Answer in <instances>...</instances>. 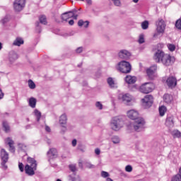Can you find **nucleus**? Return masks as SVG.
I'll list each match as a JSON object with an SVG mask.
<instances>
[{
    "label": "nucleus",
    "instance_id": "nucleus-1",
    "mask_svg": "<svg viewBox=\"0 0 181 181\" xmlns=\"http://www.w3.org/2000/svg\"><path fill=\"white\" fill-rule=\"evenodd\" d=\"M127 116L129 119H132L133 122V128L136 131H139L145 127V119L139 117V112L135 110H130L127 111Z\"/></svg>",
    "mask_w": 181,
    "mask_h": 181
},
{
    "label": "nucleus",
    "instance_id": "nucleus-2",
    "mask_svg": "<svg viewBox=\"0 0 181 181\" xmlns=\"http://www.w3.org/2000/svg\"><path fill=\"white\" fill-rule=\"evenodd\" d=\"M28 163L25 166V172L26 175H28V176H33L35 175V170L37 169V163H36V160L35 158L28 157L27 158Z\"/></svg>",
    "mask_w": 181,
    "mask_h": 181
},
{
    "label": "nucleus",
    "instance_id": "nucleus-3",
    "mask_svg": "<svg viewBox=\"0 0 181 181\" xmlns=\"http://www.w3.org/2000/svg\"><path fill=\"white\" fill-rule=\"evenodd\" d=\"M159 60L164 66H172L175 63V57L170 56L169 54H165L163 51L159 52Z\"/></svg>",
    "mask_w": 181,
    "mask_h": 181
},
{
    "label": "nucleus",
    "instance_id": "nucleus-4",
    "mask_svg": "<svg viewBox=\"0 0 181 181\" xmlns=\"http://www.w3.org/2000/svg\"><path fill=\"white\" fill-rule=\"evenodd\" d=\"M117 69L121 73H124V74H128V73H131L132 66L129 62L127 61H122L118 63Z\"/></svg>",
    "mask_w": 181,
    "mask_h": 181
},
{
    "label": "nucleus",
    "instance_id": "nucleus-5",
    "mask_svg": "<svg viewBox=\"0 0 181 181\" xmlns=\"http://www.w3.org/2000/svg\"><path fill=\"white\" fill-rule=\"evenodd\" d=\"M0 156L1 159V165L2 167L6 170L8 169V165H6V163L9 159V154L6 152V149L2 148L0 151Z\"/></svg>",
    "mask_w": 181,
    "mask_h": 181
},
{
    "label": "nucleus",
    "instance_id": "nucleus-6",
    "mask_svg": "<svg viewBox=\"0 0 181 181\" xmlns=\"http://www.w3.org/2000/svg\"><path fill=\"white\" fill-rule=\"evenodd\" d=\"M139 90L143 94H149L153 91V84L151 83H146L140 86Z\"/></svg>",
    "mask_w": 181,
    "mask_h": 181
},
{
    "label": "nucleus",
    "instance_id": "nucleus-7",
    "mask_svg": "<svg viewBox=\"0 0 181 181\" xmlns=\"http://www.w3.org/2000/svg\"><path fill=\"white\" fill-rule=\"evenodd\" d=\"M26 5V0H15L13 2V8L16 12H21L23 11Z\"/></svg>",
    "mask_w": 181,
    "mask_h": 181
},
{
    "label": "nucleus",
    "instance_id": "nucleus-8",
    "mask_svg": "<svg viewBox=\"0 0 181 181\" xmlns=\"http://www.w3.org/2000/svg\"><path fill=\"white\" fill-rule=\"evenodd\" d=\"M111 128L113 131H119L122 128V121L117 117L113 118L111 122Z\"/></svg>",
    "mask_w": 181,
    "mask_h": 181
},
{
    "label": "nucleus",
    "instance_id": "nucleus-9",
    "mask_svg": "<svg viewBox=\"0 0 181 181\" xmlns=\"http://www.w3.org/2000/svg\"><path fill=\"white\" fill-rule=\"evenodd\" d=\"M141 101L146 108H149V107H152V104H153V96H152V95H147Z\"/></svg>",
    "mask_w": 181,
    "mask_h": 181
},
{
    "label": "nucleus",
    "instance_id": "nucleus-10",
    "mask_svg": "<svg viewBox=\"0 0 181 181\" xmlns=\"http://www.w3.org/2000/svg\"><path fill=\"white\" fill-rule=\"evenodd\" d=\"M157 70V65H153L146 69L147 76L150 80H153V78H155V73H156Z\"/></svg>",
    "mask_w": 181,
    "mask_h": 181
},
{
    "label": "nucleus",
    "instance_id": "nucleus-11",
    "mask_svg": "<svg viewBox=\"0 0 181 181\" xmlns=\"http://www.w3.org/2000/svg\"><path fill=\"white\" fill-rule=\"evenodd\" d=\"M166 83L170 88H175L177 85V80L175 76H169L166 80Z\"/></svg>",
    "mask_w": 181,
    "mask_h": 181
},
{
    "label": "nucleus",
    "instance_id": "nucleus-12",
    "mask_svg": "<svg viewBox=\"0 0 181 181\" xmlns=\"http://www.w3.org/2000/svg\"><path fill=\"white\" fill-rule=\"evenodd\" d=\"M47 155L49 159H56L59 156L57 149L55 148H50L47 152Z\"/></svg>",
    "mask_w": 181,
    "mask_h": 181
},
{
    "label": "nucleus",
    "instance_id": "nucleus-13",
    "mask_svg": "<svg viewBox=\"0 0 181 181\" xmlns=\"http://www.w3.org/2000/svg\"><path fill=\"white\" fill-rule=\"evenodd\" d=\"M119 57L120 59H124L125 60H127V59H129V57H131V52L125 49H122L119 52Z\"/></svg>",
    "mask_w": 181,
    "mask_h": 181
},
{
    "label": "nucleus",
    "instance_id": "nucleus-14",
    "mask_svg": "<svg viewBox=\"0 0 181 181\" xmlns=\"http://www.w3.org/2000/svg\"><path fill=\"white\" fill-rule=\"evenodd\" d=\"M6 144L8 145L10 152H15V146H13L15 142L11 137L6 139Z\"/></svg>",
    "mask_w": 181,
    "mask_h": 181
},
{
    "label": "nucleus",
    "instance_id": "nucleus-15",
    "mask_svg": "<svg viewBox=\"0 0 181 181\" xmlns=\"http://www.w3.org/2000/svg\"><path fill=\"white\" fill-rule=\"evenodd\" d=\"M153 52H155L153 57V60H155L156 63H159V46H154L153 48Z\"/></svg>",
    "mask_w": 181,
    "mask_h": 181
},
{
    "label": "nucleus",
    "instance_id": "nucleus-16",
    "mask_svg": "<svg viewBox=\"0 0 181 181\" xmlns=\"http://www.w3.org/2000/svg\"><path fill=\"white\" fill-rule=\"evenodd\" d=\"M166 29V23L163 20H160L159 22V33L163 35L165 30Z\"/></svg>",
    "mask_w": 181,
    "mask_h": 181
},
{
    "label": "nucleus",
    "instance_id": "nucleus-17",
    "mask_svg": "<svg viewBox=\"0 0 181 181\" xmlns=\"http://www.w3.org/2000/svg\"><path fill=\"white\" fill-rule=\"evenodd\" d=\"M163 100L164 103H166V104H170L173 101V96L172 95L165 93L163 96Z\"/></svg>",
    "mask_w": 181,
    "mask_h": 181
},
{
    "label": "nucleus",
    "instance_id": "nucleus-18",
    "mask_svg": "<svg viewBox=\"0 0 181 181\" xmlns=\"http://www.w3.org/2000/svg\"><path fill=\"white\" fill-rule=\"evenodd\" d=\"M125 81L127 84H135L136 83V78L130 75H127L125 77Z\"/></svg>",
    "mask_w": 181,
    "mask_h": 181
},
{
    "label": "nucleus",
    "instance_id": "nucleus-19",
    "mask_svg": "<svg viewBox=\"0 0 181 181\" xmlns=\"http://www.w3.org/2000/svg\"><path fill=\"white\" fill-rule=\"evenodd\" d=\"M71 18H73V11H69V12H66V13H64L62 15V21H69V19H70Z\"/></svg>",
    "mask_w": 181,
    "mask_h": 181
},
{
    "label": "nucleus",
    "instance_id": "nucleus-20",
    "mask_svg": "<svg viewBox=\"0 0 181 181\" xmlns=\"http://www.w3.org/2000/svg\"><path fill=\"white\" fill-rule=\"evenodd\" d=\"M121 98L124 103H131L132 101V96L129 93L122 95Z\"/></svg>",
    "mask_w": 181,
    "mask_h": 181
},
{
    "label": "nucleus",
    "instance_id": "nucleus-21",
    "mask_svg": "<svg viewBox=\"0 0 181 181\" xmlns=\"http://www.w3.org/2000/svg\"><path fill=\"white\" fill-rule=\"evenodd\" d=\"M165 124L170 128L173 127V126L175 125V122H173V116L167 117Z\"/></svg>",
    "mask_w": 181,
    "mask_h": 181
},
{
    "label": "nucleus",
    "instance_id": "nucleus-22",
    "mask_svg": "<svg viewBox=\"0 0 181 181\" xmlns=\"http://www.w3.org/2000/svg\"><path fill=\"white\" fill-rule=\"evenodd\" d=\"M168 112V107L165 105H162L161 107H159V115L160 117H163L165 114Z\"/></svg>",
    "mask_w": 181,
    "mask_h": 181
},
{
    "label": "nucleus",
    "instance_id": "nucleus-23",
    "mask_svg": "<svg viewBox=\"0 0 181 181\" xmlns=\"http://www.w3.org/2000/svg\"><path fill=\"white\" fill-rule=\"evenodd\" d=\"M59 124L61 125H66V124H67V116L66 115V114H64L60 116Z\"/></svg>",
    "mask_w": 181,
    "mask_h": 181
},
{
    "label": "nucleus",
    "instance_id": "nucleus-24",
    "mask_svg": "<svg viewBox=\"0 0 181 181\" xmlns=\"http://www.w3.org/2000/svg\"><path fill=\"white\" fill-rule=\"evenodd\" d=\"M36 103H37L36 98H30L29 99V105L30 107H31V108H35Z\"/></svg>",
    "mask_w": 181,
    "mask_h": 181
},
{
    "label": "nucleus",
    "instance_id": "nucleus-25",
    "mask_svg": "<svg viewBox=\"0 0 181 181\" xmlns=\"http://www.w3.org/2000/svg\"><path fill=\"white\" fill-rule=\"evenodd\" d=\"M39 21L42 25H47V19L46 18V16H40L39 18Z\"/></svg>",
    "mask_w": 181,
    "mask_h": 181
},
{
    "label": "nucleus",
    "instance_id": "nucleus-26",
    "mask_svg": "<svg viewBox=\"0 0 181 181\" xmlns=\"http://www.w3.org/2000/svg\"><path fill=\"white\" fill-rule=\"evenodd\" d=\"M14 46H21V45H23V40L22 38H16L13 42Z\"/></svg>",
    "mask_w": 181,
    "mask_h": 181
},
{
    "label": "nucleus",
    "instance_id": "nucleus-27",
    "mask_svg": "<svg viewBox=\"0 0 181 181\" xmlns=\"http://www.w3.org/2000/svg\"><path fill=\"white\" fill-rule=\"evenodd\" d=\"M149 28V21H144L141 23V28L144 29V30H146Z\"/></svg>",
    "mask_w": 181,
    "mask_h": 181
},
{
    "label": "nucleus",
    "instance_id": "nucleus-28",
    "mask_svg": "<svg viewBox=\"0 0 181 181\" xmlns=\"http://www.w3.org/2000/svg\"><path fill=\"white\" fill-rule=\"evenodd\" d=\"M107 84H109L110 87H111L112 88H114V87H115V82L114 81V79H112V78H107Z\"/></svg>",
    "mask_w": 181,
    "mask_h": 181
},
{
    "label": "nucleus",
    "instance_id": "nucleus-29",
    "mask_svg": "<svg viewBox=\"0 0 181 181\" xmlns=\"http://www.w3.org/2000/svg\"><path fill=\"white\" fill-rule=\"evenodd\" d=\"M28 87L31 88V90H33L36 88V84H35V82H33V81L30 79L28 80Z\"/></svg>",
    "mask_w": 181,
    "mask_h": 181
},
{
    "label": "nucleus",
    "instance_id": "nucleus-30",
    "mask_svg": "<svg viewBox=\"0 0 181 181\" xmlns=\"http://www.w3.org/2000/svg\"><path fill=\"white\" fill-rule=\"evenodd\" d=\"M167 47L170 52H175L176 50V46L173 44H168Z\"/></svg>",
    "mask_w": 181,
    "mask_h": 181
},
{
    "label": "nucleus",
    "instance_id": "nucleus-31",
    "mask_svg": "<svg viewBox=\"0 0 181 181\" xmlns=\"http://www.w3.org/2000/svg\"><path fill=\"white\" fill-rule=\"evenodd\" d=\"M172 135L174 136V138H180L181 133L179 130H174L172 132Z\"/></svg>",
    "mask_w": 181,
    "mask_h": 181
},
{
    "label": "nucleus",
    "instance_id": "nucleus-32",
    "mask_svg": "<svg viewBox=\"0 0 181 181\" xmlns=\"http://www.w3.org/2000/svg\"><path fill=\"white\" fill-rule=\"evenodd\" d=\"M3 127L4 128L5 132H9L11 127H9V124H8V122H4Z\"/></svg>",
    "mask_w": 181,
    "mask_h": 181
},
{
    "label": "nucleus",
    "instance_id": "nucleus-33",
    "mask_svg": "<svg viewBox=\"0 0 181 181\" xmlns=\"http://www.w3.org/2000/svg\"><path fill=\"white\" fill-rule=\"evenodd\" d=\"M138 42L140 45H142V43H145V35H144V34L139 35Z\"/></svg>",
    "mask_w": 181,
    "mask_h": 181
},
{
    "label": "nucleus",
    "instance_id": "nucleus-34",
    "mask_svg": "<svg viewBox=\"0 0 181 181\" xmlns=\"http://www.w3.org/2000/svg\"><path fill=\"white\" fill-rule=\"evenodd\" d=\"M34 112H35V115L37 117V122L40 121V118L42 117V113H40V112H39V110H35L34 111Z\"/></svg>",
    "mask_w": 181,
    "mask_h": 181
},
{
    "label": "nucleus",
    "instance_id": "nucleus-35",
    "mask_svg": "<svg viewBox=\"0 0 181 181\" xmlns=\"http://www.w3.org/2000/svg\"><path fill=\"white\" fill-rule=\"evenodd\" d=\"M171 181H181V176L177 174L172 177Z\"/></svg>",
    "mask_w": 181,
    "mask_h": 181
},
{
    "label": "nucleus",
    "instance_id": "nucleus-36",
    "mask_svg": "<svg viewBox=\"0 0 181 181\" xmlns=\"http://www.w3.org/2000/svg\"><path fill=\"white\" fill-rule=\"evenodd\" d=\"M86 168H87L88 169H94L95 168V166L94 165L91 164V163L86 162Z\"/></svg>",
    "mask_w": 181,
    "mask_h": 181
},
{
    "label": "nucleus",
    "instance_id": "nucleus-37",
    "mask_svg": "<svg viewBox=\"0 0 181 181\" xmlns=\"http://www.w3.org/2000/svg\"><path fill=\"white\" fill-rule=\"evenodd\" d=\"M112 141L113 142V144H119V137L118 136H114L112 139Z\"/></svg>",
    "mask_w": 181,
    "mask_h": 181
},
{
    "label": "nucleus",
    "instance_id": "nucleus-38",
    "mask_svg": "<svg viewBox=\"0 0 181 181\" xmlns=\"http://www.w3.org/2000/svg\"><path fill=\"white\" fill-rule=\"evenodd\" d=\"M69 169L71 172H76V170H77V167H76V165L71 164L69 165Z\"/></svg>",
    "mask_w": 181,
    "mask_h": 181
},
{
    "label": "nucleus",
    "instance_id": "nucleus-39",
    "mask_svg": "<svg viewBox=\"0 0 181 181\" xmlns=\"http://www.w3.org/2000/svg\"><path fill=\"white\" fill-rule=\"evenodd\" d=\"M175 26L177 29H181V18L176 21Z\"/></svg>",
    "mask_w": 181,
    "mask_h": 181
},
{
    "label": "nucleus",
    "instance_id": "nucleus-40",
    "mask_svg": "<svg viewBox=\"0 0 181 181\" xmlns=\"http://www.w3.org/2000/svg\"><path fill=\"white\" fill-rule=\"evenodd\" d=\"M18 168H19L21 172H23V170H25V167L23 165V163H18Z\"/></svg>",
    "mask_w": 181,
    "mask_h": 181
},
{
    "label": "nucleus",
    "instance_id": "nucleus-41",
    "mask_svg": "<svg viewBox=\"0 0 181 181\" xmlns=\"http://www.w3.org/2000/svg\"><path fill=\"white\" fill-rule=\"evenodd\" d=\"M101 176L102 177H108V176H110V174L105 171H102Z\"/></svg>",
    "mask_w": 181,
    "mask_h": 181
},
{
    "label": "nucleus",
    "instance_id": "nucleus-42",
    "mask_svg": "<svg viewBox=\"0 0 181 181\" xmlns=\"http://www.w3.org/2000/svg\"><path fill=\"white\" fill-rule=\"evenodd\" d=\"M95 105L99 110H103V104H101V103L97 102Z\"/></svg>",
    "mask_w": 181,
    "mask_h": 181
},
{
    "label": "nucleus",
    "instance_id": "nucleus-43",
    "mask_svg": "<svg viewBox=\"0 0 181 181\" xmlns=\"http://www.w3.org/2000/svg\"><path fill=\"white\" fill-rule=\"evenodd\" d=\"M112 1L116 6H119V5H121L120 0H112Z\"/></svg>",
    "mask_w": 181,
    "mask_h": 181
},
{
    "label": "nucleus",
    "instance_id": "nucleus-44",
    "mask_svg": "<svg viewBox=\"0 0 181 181\" xmlns=\"http://www.w3.org/2000/svg\"><path fill=\"white\" fill-rule=\"evenodd\" d=\"M125 170H126V172H129V173L131 172L132 170V166L127 165L125 167Z\"/></svg>",
    "mask_w": 181,
    "mask_h": 181
},
{
    "label": "nucleus",
    "instance_id": "nucleus-45",
    "mask_svg": "<svg viewBox=\"0 0 181 181\" xmlns=\"http://www.w3.org/2000/svg\"><path fill=\"white\" fill-rule=\"evenodd\" d=\"M84 23L83 20H80L78 22V26H83L84 25Z\"/></svg>",
    "mask_w": 181,
    "mask_h": 181
},
{
    "label": "nucleus",
    "instance_id": "nucleus-46",
    "mask_svg": "<svg viewBox=\"0 0 181 181\" xmlns=\"http://www.w3.org/2000/svg\"><path fill=\"white\" fill-rule=\"evenodd\" d=\"M76 53H81V52H83V47H78L76 50Z\"/></svg>",
    "mask_w": 181,
    "mask_h": 181
},
{
    "label": "nucleus",
    "instance_id": "nucleus-47",
    "mask_svg": "<svg viewBox=\"0 0 181 181\" xmlns=\"http://www.w3.org/2000/svg\"><path fill=\"white\" fill-rule=\"evenodd\" d=\"M4 93L2 92V89L0 88V100H2L4 98Z\"/></svg>",
    "mask_w": 181,
    "mask_h": 181
},
{
    "label": "nucleus",
    "instance_id": "nucleus-48",
    "mask_svg": "<svg viewBox=\"0 0 181 181\" xmlns=\"http://www.w3.org/2000/svg\"><path fill=\"white\" fill-rule=\"evenodd\" d=\"M95 153L96 155H100V153H101V151H100V148H95Z\"/></svg>",
    "mask_w": 181,
    "mask_h": 181
},
{
    "label": "nucleus",
    "instance_id": "nucleus-49",
    "mask_svg": "<svg viewBox=\"0 0 181 181\" xmlns=\"http://www.w3.org/2000/svg\"><path fill=\"white\" fill-rule=\"evenodd\" d=\"M78 166L79 168H81V169H83V160H80L78 162Z\"/></svg>",
    "mask_w": 181,
    "mask_h": 181
},
{
    "label": "nucleus",
    "instance_id": "nucleus-50",
    "mask_svg": "<svg viewBox=\"0 0 181 181\" xmlns=\"http://www.w3.org/2000/svg\"><path fill=\"white\" fill-rule=\"evenodd\" d=\"M89 24H90V23L88 21H85L83 23L84 28H88Z\"/></svg>",
    "mask_w": 181,
    "mask_h": 181
},
{
    "label": "nucleus",
    "instance_id": "nucleus-51",
    "mask_svg": "<svg viewBox=\"0 0 181 181\" xmlns=\"http://www.w3.org/2000/svg\"><path fill=\"white\" fill-rule=\"evenodd\" d=\"M76 145H77V140L76 139H74L72 141V146H76Z\"/></svg>",
    "mask_w": 181,
    "mask_h": 181
},
{
    "label": "nucleus",
    "instance_id": "nucleus-52",
    "mask_svg": "<svg viewBox=\"0 0 181 181\" xmlns=\"http://www.w3.org/2000/svg\"><path fill=\"white\" fill-rule=\"evenodd\" d=\"M78 17V16L77 14H74V12H73V16H72V18L74 19H76L77 20V18Z\"/></svg>",
    "mask_w": 181,
    "mask_h": 181
},
{
    "label": "nucleus",
    "instance_id": "nucleus-53",
    "mask_svg": "<svg viewBox=\"0 0 181 181\" xmlns=\"http://www.w3.org/2000/svg\"><path fill=\"white\" fill-rule=\"evenodd\" d=\"M45 130L47 131V132H50L51 131L50 127L49 126H45Z\"/></svg>",
    "mask_w": 181,
    "mask_h": 181
},
{
    "label": "nucleus",
    "instance_id": "nucleus-54",
    "mask_svg": "<svg viewBox=\"0 0 181 181\" xmlns=\"http://www.w3.org/2000/svg\"><path fill=\"white\" fill-rule=\"evenodd\" d=\"M69 24L71 25H74V20H70V21H69Z\"/></svg>",
    "mask_w": 181,
    "mask_h": 181
},
{
    "label": "nucleus",
    "instance_id": "nucleus-55",
    "mask_svg": "<svg viewBox=\"0 0 181 181\" xmlns=\"http://www.w3.org/2000/svg\"><path fill=\"white\" fill-rule=\"evenodd\" d=\"M86 1L87 4H88L89 5H91V0H86Z\"/></svg>",
    "mask_w": 181,
    "mask_h": 181
},
{
    "label": "nucleus",
    "instance_id": "nucleus-56",
    "mask_svg": "<svg viewBox=\"0 0 181 181\" xmlns=\"http://www.w3.org/2000/svg\"><path fill=\"white\" fill-rule=\"evenodd\" d=\"M139 0H133V2H134V4H138Z\"/></svg>",
    "mask_w": 181,
    "mask_h": 181
},
{
    "label": "nucleus",
    "instance_id": "nucleus-57",
    "mask_svg": "<svg viewBox=\"0 0 181 181\" xmlns=\"http://www.w3.org/2000/svg\"><path fill=\"white\" fill-rule=\"evenodd\" d=\"M106 181H113L111 178H107Z\"/></svg>",
    "mask_w": 181,
    "mask_h": 181
},
{
    "label": "nucleus",
    "instance_id": "nucleus-58",
    "mask_svg": "<svg viewBox=\"0 0 181 181\" xmlns=\"http://www.w3.org/2000/svg\"><path fill=\"white\" fill-rule=\"evenodd\" d=\"M2 49V43L0 42V50Z\"/></svg>",
    "mask_w": 181,
    "mask_h": 181
},
{
    "label": "nucleus",
    "instance_id": "nucleus-59",
    "mask_svg": "<svg viewBox=\"0 0 181 181\" xmlns=\"http://www.w3.org/2000/svg\"><path fill=\"white\" fill-rule=\"evenodd\" d=\"M39 25H40V23H39V22H37V23H36V26H39Z\"/></svg>",
    "mask_w": 181,
    "mask_h": 181
},
{
    "label": "nucleus",
    "instance_id": "nucleus-60",
    "mask_svg": "<svg viewBox=\"0 0 181 181\" xmlns=\"http://www.w3.org/2000/svg\"><path fill=\"white\" fill-rule=\"evenodd\" d=\"M181 177V168H180V174H179Z\"/></svg>",
    "mask_w": 181,
    "mask_h": 181
},
{
    "label": "nucleus",
    "instance_id": "nucleus-61",
    "mask_svg": "<svg viewBox=\"0 0 181 181\" xmlns=\"http://www.w3.org/2000/svg\"><path fill=\"white\" fill-rule=\"evenodd\" d=\"M57 181H62L60 179H57Z\"/></svg>",
    "mask_w": 181,
    "mask_h": 181
},
{
    "label": "nucleus",
    "instance_id": "nucleus-62",
    "mask_svg": "<svg viewBox=\"0 0 181 181\" xmlns=\"http://www.w3.org/2000/svg\"><path fill=\"white\" fill-rule=\"evenodd\" d=\"M73 181H74V180H73Z\"/></svg>",
    "mask_w": 181,
    "mask_h": 181
}]
</instances>
